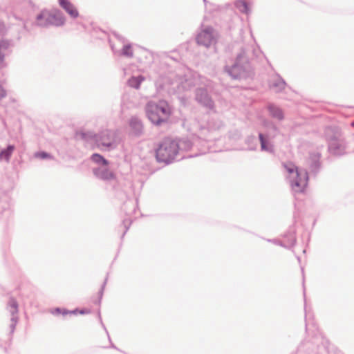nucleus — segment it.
<instances>
[{"instance_id": "1", "label": "nucleus", "mask_w": 354, "mask_h": 354, "mask_svg": "<svg viewBox=\"0 0 354 354\" xmlns=\"http://www.w3.org/2000/svg\"><path fill=\"white\" fill-rule=\"evenodd\" d=\"M209 121L207 122V127H202L200 129L198 135L194 137L192 141L188 138L173 140L165 138L158 145L156 149V157L159 162L169 164L174 160H179L185 158L183 151L189 150L192 146L198 147L201 145V153H205L208 151V147L206 146L209 141Z\"/></svg>"}, {"instance_id": "2", "label": "nucleus", "mask_w": 354, "mask_h": 354, "mask_svg": "<svg viewBox=\"0 0 354 354\" xmlns=\"http://www.w3.org/2000/svg\"><path fill=\"white\" fill-rule=\"evenodd\" d=\"M305 321L308 336L298 345L295 354H342L319 333L306 307Z\"/></svg>"}, {"instance_id": "3", "label": "nucleus", "mask_w": 354, "mask_h": 354, "mask_svg": "<svg viewBox=\"0 0 354 354\" xmlns=\"http://www.w3.org/2000/svg\"><path fill=\"white\" fill-rule=\"evenodd\" d=\"M145 111L148 119L156 125L166 122L171 114V109L165 100L149 102L145 106Z\"/></svg>"}, {"instance_id": "4", "label": "nucleus", "mask_w": 354, "mask_h": 354, "mask_svg": "<svg viewBox=\"0 0 354 354\" xmlns=\"http://www.w3.org/2000/svg\"><path fill=\"white\" fill-rule=\"evenodd\" d=\"M286 171L295 176L292 179H290V184L292 189L295 192L303 193L308 186L309 175L305 169H299L294 165H284Z\"/></svg>"}, {"instance_id": "5", "label": "nucleus", "mask_w": 354, "mask_h": 354, "mask_svg": "<svg viewBox=\"0 0 354 354\" xmlns=\"http://www.w3.org/2000/svg\"><path fill=\"white\" fill-rule=\"evenodd\" d=\"M325 136L328 142V151L335 156H342L346 153V144L337 129L327 127L325 129Z\"/></svg>"}, {"instance_id": "6", "label": "nucleus", "mask_w": 354, "mask_h": 354, "mask_svg": "<svg viewBox=\"0 0 354 354\" xmlns=\"http://www.w3.org/2000/svg\"><path fill=\"white\" fill-rule=\"evenodd\" d=\"M96 145L102 150L111 151L117 147V136L115 131L104 130L96 136Z\"/></svg>"}, {"instance_id": "7", "label": "nucleus", "mask_w": 354, "mask_h": 354, "mask_svg": "<svg viewBox=\"0 0 354 354\" xmlns=\"http://www.w3.org/2000/svg\"><path fill=\"white\" fill-rule=\"evenodd\" d=\"M198 44L208 48L216 42V32L213 28L206 27L203 29L196 37Z\"/></svg>"}, {"instance_id": "8", "label": "nucleus", "mask_w": 354, "mask_h": 354, "mask_svg": "<svg viewBox=\"0 0 354 354\" xmlns=\"http://www.w3.org/2000/svg\"><path fill=\"white\" fill-rule=\"evenodd\" d=\"M195 99L199 104L209 109L214 107V102L205 88H197L195 91Z\"/></svg>"}, {"instance_id": "9", "label": "nucleus", "mask_w": 354, "mask_h": 354, "mask_svg": "<svg viewBox=\"0 0 354 354\" xmlns=\"http://www.w3.org/2000/svg\"><path fill=\"white\" fill-rule=\"evenodd\" d=\"M290 236V239L288 241V243H284L282 241L278 239H268L266 241L274 245H279L287 249H290L296 244L297 242L296 230L294 225H292L289 227L288 230V234L286 235V236Z\"/></svg>"}, {"instance_id": "10", "label": "nucleus", "mask_w": 354, "mask_h": 354, "mask_svg": "<svg viewBox=\"0 0 354 354\" xmlns=\"http://www.w3.org/2000/svg\"><path fill=\"white\" fill-rule=\"evenodd\" d=\"M93 175L98 179L106 182L115 180L116 179L115 174L109 170L107 166L96 167L93 168Z\"/></svg>"}, {"instance_id": "11", "label": "nucleus", "mask_w": 354, "mask_h": 354, "mask_svg": "<svg viewBox=\"0 0 354 354\" xmlns=\"http://www.w3.org/2000/svg\"><path fill=\"white\" fill-rule=\"evenodd\" d=\"M242 56L239 54L237 56L235 63L232 66H226L225 71L234 80L240 79L243 73V68L241 64Z\"/></svg>"}, {"instance_id": "12", "label": "nucleus", "mask_w": 354, "mask_h": 354, "mask_svg": "<svg viewBox=\"0 0 354 354\" xmlns=\"http://www.w3.org/2000/svg\"><path fill=\"white\" fill-rule=\"evenodd\" d=\"M321 153L319 152H311L309 154L308 159V164L310 169V172L314 176L319 172L321 169Z\"/></svg>"}, {"instance_id": "13", "label": "nucleus", "mask_w": 354, "mask_h": 354, "mask_svg": "<svg viewBox=\"0 0 354 354\" xmlns=\"http://www.w3.org/2000/svg\"><path fill=\"white\" fill-rule=\"evenodd\" d=\"M46 17L50 26H62L66 21L64 14L59 10H54L50 12L48 11V15Z\"/></svg>"}, {"instance_id": "14", "label": "nucleus", "mask_w": 354, "mask_h": 354, "mask_svg": "<svg viewBox=\"0 0 354 354\" xmlns=\"http://www.w3.org/2000/svg\"><path fill=\"white\" fill-rule=\"evenodd\" d=\"M268 86L275 93H281L285 89L287 84L278 73H276L273 77L268 80Z\"/></svg>"}, {"instance_id": "15", "label": "nucleus", "mask_w": 354, "mask_h": 354, "mask_svg": "<svg viewBox=\"0 0 354 354\" xmlns=\"http://www.w3.org/2000/svg\"><path fill=\"white\" fill-rule=\"evenodd\" d=\"M7 308L10 313L11 317V324L10 326L11 333H13L16 324L18 321L17 313H18V304L17 301L14 298H10L8 303Z\"/></svg>"}, {"instance_id": "16", "label": "nucleus", "mask_w": 354, "mask_h": 354, "mask_svg": "<svg viewBox=\"0 0 354 354\" xmlns=\"http://www.w3.org/2000/svg\"><path fill=\"white\" fill-rule=\"evenodd\" d=\"M59 4L71 18L75 19L79 16V12L75 6L68 0H58Z\"/></svg>"}, {"instance_id": "17", "label": "nucleus", "mask_w": 354, "mask_h": 354, "mask_svg": "<svg viewBox=\"0 0 354 354\" xmlns=\"http://www.w3.org/2000/svg\"><path fill=\"white\" fill-rule=\"evenodd\" d=\"M267 109L270 115L279 121H282L284 119V113L279 106L274 103H269L267 106Z\"/></svg>"}, {"instance_id": "18", "label": "nucleus", "mask_w": 354, "mask_h": 354, "mask_svg": "<svg viewBox=\"0 0 354 354\" xmlns=\"http://www.w3.org/2000/svg\"><path fill=\"white\" fill-rule=\"evenodd\" d=\"M131 133L136 136H140L143 133V124L137 117H132L129 121Z\"/></svg>"}, {"instance_id": "19", "label": "nucleus", "mask_w": 354, "mask_h": 354, "mask_svg": "<svg viewBox=\"0 0 354 354\" xmlns=\"http://www.w3.org/2000/svg\"><path fill=\"white\" fill-rule=\"evenodd\" d=\"M259 138L261 143V149L262 151L272 153L273 152V147L268 140V138L266 136L263 134L262 133H259Z\"/></svg>"}, {"instance_id": "20", "label": "nucleus", "mask_w": 354, "mask_h": 354, "mask_svg": "<svg viewBox=\"0 0 354 354\" xmlns=\"http://www.w3.org/2000/svg\"><path fill=\"white\" fill-rule=\"evenodd\" d=\"M15 147L13 145H9L6 149L0 151V161H6L9 162Z\"/></svg>"}, {"instance_id": "21", "label": "nucleus", "mask_w": 354, "mask_h": 354, "mask_svg": "<svg viewBox=\"0 0 354 354\" xmlns=\"http://www.w3.org/2000/svg\"><path fill=\"white\" fill-rule=\"evenodd\" d=\"M48 11L42 10L36 17V25L42 28H47L50 26L49 22L47 20Z\"/></svg>"}, {"instance_id": "22", "label": "nucleus", "mask_w": 354, "mask_h": 354, "mask_svg": "<svg viewBox=\"0 0 354 354\" xmlns=\"http://www.w3.org/2000/svg\"><path fill=\"white\" fill-rule=\"evenodd\" d=\"M10 46V41L6 39L0 40V67L3 66L5 59L4 51L8 50Z\"/></svg>"}, {"instance_id": "23", "label": "nucleus", "mask_w": 354, "mask_h": 354, "mask_svg": "<svg viewBox=\"0 0 354 354\" xmlns=\"http://www.w3.org/2000/svg\"><path fill=\"white\" fill-rule=\"evenodd\" d=\"M145 80L142 75L132 76L129 79L127 83L128 85L133 88L138 89L140 86L141 83Z\"/></svg>"}, {"instance_id": "24", "label": "nucleus", "mask_w": 354, "mask_h": 354, "mask_svg": "<svg viewBox=\"0 0 354 354\" xmlns=\"http://www.w3.org/2000/svg\"><path fill=\"white\" fill-rule=\"evenodd\" d=\"M96 136L97 134L94 133L92 131H82L77 133V137L80 138L81 139L89 142L94 141L96 143Z\"/></svg>"}, {"instance_id": "25", "label": "nucleus", "mask_w": 354, "mask_h": 354, "mask_svg": "<svg viewBox=\"0 0 354 354\" xmlns=\"http://www.w3.org/2000/svg\"><path fill=\"white\" fill-rule=\"evenodd\" d=\"M91 160L97 164V167L107 166L109 165V161L99 153H93L91 156Z\"/></svg>"}, {"instance_id": "26", "label": "nucleus", "mask_w": 354, "mask_h": 354, "mask_svg": "<svg viewBox=\"0 0 354 354\" xmlns=\"http://www.w3.org/2000/svg\"><path fill=\"white\" fill-rule=\"evenodd\" d=\"M120 55L131 58L133 56V50L131 48V44H125L123 46L121 51H120Z\"/></svg>"}, {"instance_id": "27", "label": "nucleus", "mask_w": 354, "mask_h": 354, "mask_svg": "<svg viewBox=\"0 0 354 354\" xmlns=\"http://www.w3.org/2000/svg\"><path fill=\"white\" fill-rule=\"evenodd\" d=\"M245 79L248 77L252 78L254 75V72L251 66V64L245 60Z\"/></svg>"}, {"instance_id": "28", "label": "nucleus", "mask_w": 354, "mask_h": 354, "mask_svg": "<svg viewBox=\"0 0 354 354\" xmlns=\"http://www.w3.org/2000/svg\"><path fill=\"white\" fill-rule=\"evenodd\" d=\"M35 158H39V159H53V156L48 153V152H46V151H38V152H36L35 153Z\"/></svg>"}, {"instance_id": "29", "label": "nucleus", "mask_w": 354, "mask_h": 354, "mask_svg": "<svg viewBox=\"0 0 354 354\" xmlns=\"http://www.w3.org/2000/svg\"><path fill=\"white\" fill-rule=\"evenodd\" d=\"M251 50L252 51L254 55L258 57L259 55L261 53L259 46H258L257 44H254V45L251 46Z\"/></svg>"}, {"instance_id": "30", "label": "nucleus", "mask_w": 354, "mask_h": 354, "mask_svg": "<svg viewBox=\"0 0 354 354\" xmlns=\"http://www.w3.org/2000/svg\"><path fill=\"white\" fill-rule=\"evenodd\" d=\"M234 6L241 12H243V0L236 1Z\"/></svg>"}, {"instance_id": "31", "label": "nucleus", "mask_w": 354, "mask_h": 354, "mask_svg": "<svg viewBox=\"0 0 354 354\" xmlns=\"http://www.w3.org/2000/svg\"><path fill=\"white\" fill-rule=\"evenodd\" d=\"M106 281H107V277L105 279V281L103 283L102 286V288L99 292V295H100V298L97 301V303L100 304V302H101V299H102V295H103V292H104V287L106 286Z\"/></svg>"}, {"instance_id": "32", "label": "nucleus", "mask_w": 354, "mask_h": 354, "mask_svg": "<svg viewBox=\"0 0 354 354\" xmlns=\"http://www.w3.org/2000/svg\"><path fill=\"white\" fill-rule=\"evenodd\" d=\"M131 221H129L127 219H124L123 221V225L125 228V231L124 232L123 234H122V236H124L125 233L127 232V230H129L130 225H131Z\"/></svg>"}, {"instance_id": "33", "label": "nucleus", "mask_w": 354, "mask_h": 354, "mask_svg": "<svg viewBox=\"0 0 354 354\" xmlns=\"http://www.w3.org/2000/svg\"><path fill=\"white\" fill-rule=\"evenodd\" d=\"M251 12L250 3L245 0V15H249Z\"/></svg>"}, {"instance_id": "34", "label": "nucleus", "mask_w": 354, "mask_h": 354, "mask_svg": "<svg viewBox=\"0 0 354 354\" xmlns=\"http://www.w3.org/2000/svg\"><path fill=\"white\" fill-rule=\"evenodd\" d=\"M76 313H77V310L69 311V310H68L66 309H63L62 308L61 314H62L64 316V315H66L68 314H75Z\"/></svg>"}, {"instance_id": "35", "label": "nucleus", "mask_w": 354, "mask_h": 354, "mask_svg": "<svg viewBox=\"0 0 354 354\" xmlns=\"http://www.w3.org/2000/svg\"><path fill=\"white\" fill-rule=\"evenodd\" d=\"M98 317H99V319H100V323H101V324H102V327H103V328H104V329L105 330V331H106V334H107V335H108V337H109V339H110V337H109V333H108V331H107V330H106V327H105L104 324H103V322H102V318H101V315H100V311L98 312Z\"/></svg>"}, {"instance_id": "36", "label": "nucleus", "mask_w": 354, "mask_h": 354, "mask_svg": "<svg viewBox=\"0 0 354 354\" xmlns=\"http://www.w3.org/2000/svg\"><path fill=\"white\" fill-rule=\"evenodd\" d=\"M288 234V231L286 232H285L283 234V241H282L284 243H288V241L290 239V236H286V235Z\"/></svg>"}, {"instance_id": "37", "label": "nucleus", "mask_w": 354, "mask_h": 354, "mask_svg": "<svg viewBox=\"0 0 354 354\" xmlns=\"http://www.w3.org/2000/svg\"><path fill=\"white\" fill-rule=\"evenodd\" d=\"M62 310V308H56L54 311L53 312V314L59 315L61 314Z\"/></svg>"}, {"instance_id": "38", "label": "nucleus", "mask_w": 354, "mask_h": 354, "mask_svg": "<svg viewBox=\"0 0 354 354\" xmlns=\"http://www.w3.org/2000/svg\"><path fill=\"white\" fill-rule=\"evenodd\" d=\"M134 203L133 201H127L124 203V205L125 206H128V205H132V206H134Z\"/></svg>"}, {"instance_id": "39", "label": "nucleus", "mask_w": 354, "mask_h": 354, "mask_svg": "<svg viewBox=\"0 0 354 354\" xmlns=\"http://www.w3.org/2000/svg\"><path fill=\"white\" fill-rule=\"evenodd\" d=\"M90 311L88 310H86V309H82L80 311V314H86V313H88Z\"/></svg>"}, {"instance_id": "40", "label": "nucleus", "mask_w": 354, "mask_h": 354, "mask_svg": "<svg viewBox=\"0 0 354 354\" xmlns=\"http://www.w3.org/2000/svg\"><path fill=\"white\" fill-rule=\"evenodd\" d=\"M22 29H23V30H26V23H25V22H23Z\"/></svg>"}, {"instance_id": "41", "label": "nucleus", "mask_w": 354, "mask_h": 354, "mask_svg": "<svg viewBox=\"0 0 354 354\" xmlns=\"http://www.w3.org/2000/svg\"><path fill=\"white\" fill-rule=\"evenodd\" d=\"M21 38V36L19 35L18 37H17V40H20Z\"/></svg>"}, {"instance_id": "42", "label": "nucleus", "mask_w": 354, "mask_h": 354, "mask_svg": "<svg viewBox=\"0 0 354 354\" xmlns=\"http://www.w3.org/2000/svg\"><path fill=\"white\" fill-rule=\"evenodd\" d=\"M203 1L205 3V6H207V1L206 0H203Z\"/></svg>"}, {"instance_id": "43", "label": "nucleus", "mask_w": 354, "mask_h": 354, "mask_svg": "<svg viewBox=\"0 0 354 354\" xmlns=\"http://www.w3.org/2000/svg\"><path fill=\"white\" fill-rule=\"evenodd\" d=\"M111 347L115 348V346L113 344H111Z\"/></svg>"}, {"instance_id": "44", "label": "nucleus", "mask_w": 354, "mask_h": 354, "mask_svg": "<svg viewBox=\"0 0 354 354\" xmlns=\"http://www.w3.org/2000/svg\"><path fill=\"white\" fill-rule=\"evenodd\" d=\"M197 156V154L194 155V156ZM189 157H194V156L191 155Z\"/></svg>"}, {"instance_id": "45", "label": "nucleus", "mask_w": 354, "mask_h": 354, "mask_svg": "<svg viewBox=\"0 0 354 354\" xmlns=\"http://www.w3.org/2000/svg\"><path fill=\"white\" fill-rule=\"evenodd\" d=\"M250 33H251V37H253V35L252 33V31L250 30Z\"/></svg>"}, {"instance_id": "46", "label": "nucleus", "mask_w": 354, "mask_h": 354, "mask_svg": "<svg viewBox=\"0 0 354 354\" xmlns=\"http://www.w3.org/2000/svg\"><path fill=\"white\" fill-rule=\"evenodd\" d=\"M295 218H296V214H295H295H294V219H295Z\"/></svg>"}]
</instances>
